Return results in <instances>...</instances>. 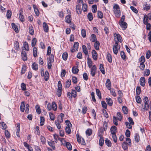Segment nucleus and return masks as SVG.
I'll return each instance as SVG.
<instances>
[{
	"label": "nucleus",
	"mask_w": 151,
	"mask_h": 151,
	"mask_svg": "<svg viewBox=\"0 0 151 151\" xmlns=\"http://www.w3.org/2000/svg\"><path fill=\"white\" fill-rule=\"evenodd\" d=\"M101 105L105 109H106L107 108V104L104 101H101Z\"/></svg>",
	"instance_id": "obj_63"
},
{
	"label": "nucleus",
	"mask_w": 151,
	"mask_h": 151,
	"mask_svg": "<svg viewBox=\"0 0 151 151\" xmlns=\"http://www.w3.org/2000/svg\"><path fill=\"white\" fill-rule=\"evenodd\" d=\"M71 16L70 15H67L65 17V21L67 23H70L71 22Z\"/></svg>",
	"instance_id": "obj_22"
},
{
	"label": "nucleus",
	"mask_w": 151,
	"mask_h": 151,
	"mask_svg": "<svg viewBox=\"0 0 151 151\" xmlns=\"http://www.w3.org/2000/svg\"><path fill=\"white\" fill-rule=\"evenodd\" d=\"M143 23L145 24H147L148 22V18H147V16L146 15H145L144 16L143 20Z\"/></svg>",
	"instance_id": "obj_34"
},
{
	"label": "nucleus",
	"mask_w": 151,
	"mask_h": 151,
	"mask_svg": "<svg viewBox=\"0 0 151 151\" xmlns=\"http://www.w3.org/2000/svg\"><path fill=\"white\" fill-rule=\"evenodd\" d=\"M114 12L115 15L118 17H119L121 14L120 7L117 4H115L113 6Z\"/></svg>",
	"instance_id": "obj_1"
},
{
	"label": "nucleus",
	"mask_w": 151,
	"mask_h": 151,
	"mask_svg": "<svg viewBox=\"0 0 151 151\" xmlns=\"http://www.w3.org/2000/svg\"><path fill=\"white\" fill-rule=\"evenodd\" d=\"M122 111L125 114H127L128 113L127 108L125 106H123L122 107Z\"/></svg>",
	"instance_id": "obj_55"
},
{
	"label": "nucleus",
	"mask_w": 151,
	"mask_h": 151,
	"mask_svg": "<svg viewBox=\"0 0 151 151\" xmlns=\"http://www.w3.org/2000/svg\"><path fill=\"white\" fill-rule=\"evenodd\" d=\"M33 8L34 9L35 12L37 16H38L39 15V12L38 9L36 8V6L35 5H33Z\"/></svg>",
	"instance_id": "obj_42"
},
{
	"label": "nucleus",
	"mask_w": 151,
	"mask_h": 151,
	"mask_svg": "<svg viewBox=\"0 0 151 151\" xmlns=\"http://www.w3.org/2000/svg\"><path fill=\"white\" fill-rule=\"evenodd\" d=\"M97 6L96 5H93L92 6V11L93 12L95 13L96 12Z\"/></svg>",
	"instance_id": "obj_58"
},
{
	"label": "nucleus",
	"mask_w": 151,
	"mask_h": 151,
	"mask_svg": "<svg viewBox=\"0 0 151 151\" xmlns=\"http://www.w3.org/2000/svg\"><path fill=\"white\" fill-rule=\"evenodd\" d=\"M35 108L37 113L38 114H40L41 113V109L40 106L38 105H37L35 106Z\"/></svg>",
	"instance_id": "obj_44"
},
{
	"label": "nucleus",
	"mask_w": 151,
	"mask_h": 151,
	"mask_svg": "<svg viewBox=\"0 0 151 151\" xmlns=\"http://www.w3.org/2000/svg\"><path fill=\"white\" fill-rule=\"evenodd\" d=\"M143 8L145 10H148L150 8V5L146 3L143 5Z\"/></svg>",
	"instance_id": "obj_30"
},
{
	"label": "nucleus",
	"mask_w": 151,
	"mask_h": 151,
	"mask_svg": "<svg viewBox=\"0 0 151 151\" xmlns=\"http://www.w3.org/2000/svg\"><path fill=\"white\" fill-rule=\"evenodd\" d=\"M21 54L22 60L24 61L27 60V58L26 52L22 50L21 52Z\"/></svg>",
	"instance_id": "obj_11"
},
{
	"label": "nucleus",
	"mask_w": 151,
	"mask_h": 151,
	"mask_svg": "<svg viewBox=\"0 0 151 151\" xmlns=\"http://www.w3.org/2000/svg\"><path fill=\"white\" fill-rule=\"evenodd\" d=\"M43 27L45 32H48L49 30L48 26L46 22H43Z\"/></svg>",
	"instance_id": "obj_17"
},
{
	"label": "nucleus",
	"mask_w": 151,
	"mask_h": 151,
	"mask_svg": "<svg viewBox=\"0 0 151 151\" xmlns=\"http://www.w3.org/2000/svg\"><path fill=\"white\" fill-rule=\"evenodd\" d=\"M136 102L139 104H140L142 102V100L141 98L139 96H137L136 97Z\"/></svg>",
	"instance_id": "obj_48"
},
{
	"label": "nucleus",
	"mask_w": 151,
	"mask_h": 151,
	"mask_svg": "<svg viewBox=\"0 0 151 151\" xmlns=\"http://www.w3.org/2000/svg\"><path fill=\"white\" fill-rule=\"evenodd\" d=\"M100 137V138L99 141V145L100 146H101L104 144V140L103 138V137H102L101 136Z\"/></svg>",
	"instance_id": "obj_39"
},
{
	"label": "nucleus",
	"mask_w": 151,
	"mask_h": 151,
	"mask_svg": "<svg viewBox=\"0 0 151 151\" xmlns=\"http://www.w3.org/2000/svg\"><path fill=\"white\" fill-rule=\"evenodd\" d=\"M71 84V80L70 79L68 80L65 84V88H68L70 86Z\"/></svg>",
	"instance_id": "obj_29"
},
{
	"label": "nucleus",
	"mask_w": 151,
	"mask_h": 151,
	"mask_svg": "<svg viewBox=\"0 0 151 151\" xmlns=\"http://www.w3.org/2000/svg\"><path fill=\"white\" fill-rule=\"evenodd\" d=\"M99 69L102 73L103 74H105V72L104 70V65L102 64H100L99 66Z\"/></svg>",
	"instance_id": "obj_23"
},
{
	"label": "nucleus",
	"mask_w": 151,
	"mask_h": 151,
	"mask_svg": "<svg viewBox=\"0 0 151 151\" xmlns=\"http://www.w3.org/2000/svg\"><path fill=\"white\" fill-rule=\"evenodd\" d=\"M40 139L42 144L43 145L45 144L46 142V139L42 135H41L40 137Z\"/></svg>",
	"instance_id": "obj_41"
},
{
	"label": "nucleus",
	"mask_w": 151,
	"mask_h": 151,
	"mask_svg": "<svg viewBox=\"0 0 151 151\" xmlns=\"http://www.w3.org/2000/svg\"><path fill=\"white\" fill-rule=\"evenodd\" d=\"M92 130L91 129H88L86 131V133L87 135L90 136L92 133Z\"/></svg>",
	"instance_id": "obj_40"
},
{
	"label": "nucleus",
	"mask_w": 151,
	"mask_h": 151,
	"mask_svg": "<svg viewBox=\"0 0 151 151\" xmlns=\"http://www.w3.org/2000/svg\"><path fill=\"white\" fill-rule=\"evenodd\" d=\"M79 43L78 42H75L73 45V48L76 49V50H78V48Z\"/></svg>",
	"instance_id": "obj_61"
},
{
	"label": "nucleus",
	"mask_w": 151,
	"mask_h": 151,
	"mask_svg": "<svg viewBox=\"0 0 151 151\" xmlns=\"http://www.w3.org/2000/svg\"><path fill=\"white\" fill-rule=\"evenodd\" d=\"M37 42V40L35 38H34L32 40V46L34 47L35 46Z\"/></svg>",
	"instance_id": "obj_62"
},
{
	"label": "nucleus",
	"mask_w": 151,
	"mask_h": 151,
	"mask_svg": "<svg viewBox=\"0 0 151 151\" xmlns=\"http://www.w3.org/2000/svg\"><path fill=\"white\" fill-rule=\"evenodd\" d=\"M96 92L97 96H98L99 99L101 98V93L99 89H96Z\"/></svg>",
	"instance_id": "obj_49"
},
{
	"label": "nucleus",
	"mask_w": 151,
	"mask_h": 151,
	"mask_svg": "<svg viewBox=\"0 0 151 151\" xmlns=\"http://www.w3.org/2000/svg\"><path fill=\"white\" fill-rule=\"evenodd\" d=\"M135 141L137 142H138L139 141V136L138 134H136L134 135Z\"/></svg>",
	"instance_id": "obj_38"
},
{
	"label": "nucleus",
	"mask_w": 151,
	"mask_h": 151,
	"mask_svg": "<svg viewBox=\"0 0 151 151\" xmlns=\"http://www.w3.org/2000/svg\"><path fill=\"white\" fill-rule=\"evenodd\" d=\"M128 144L126 142H124L122 144V147L124 150H126L128 149Z\"/></svg>",
	"instance_id": "obj_24"
},
{
	"label": "nucleus",
	"mask_w": 151,
	"mask_h": 151,
	"mask_svg": "<svg viewBox=\"0 0 151 151\" xmlns=\"http://www.w3.org/2000/svg\"><path fill=\"white\" fill-rule=\"evenodd\" d=\"M76 137H77V141L79 143H81L82 145H85L86 143H85V141L83 138H82V139H81V140H80V137L79 135L78 134H76Z\"/></svg>",
	"instance_id": "obj_7"
},
{
	"label": "nucleus",
	"mask_w": 151,
	"mask_h": 151,
	"mask_svg": "<svg viewBox=\"0 0 151 151\" xmlns=\"http://www.w3.org/2000/svg\"><path fill=\"white\" fill-rule=\"evenodd\" d=\"M49 74L48 72L46 71H45V74H44V79L45 81H47L49 78Z\"/></svg>",
	"instance_id": "obj_20"
},
{
	"label": "nucleus",
	"mask_w": 151,
	"mask_h": 151,
	"mask_svg": "<svg viewBox=\"0 0 151 151\" xmlns=\"http://www.w3.org/2000/svg\"><path fill=\"white\" fill-rule=\"evenodd\" d=\"M82 48L83 52L86 55L88 54V50L86 46L85 45H83L82 46Z\"/></svg>",
	"instance_id": "obj_25"
},
{
	"label": "nucleus",
	"mask_w": 151,
	"mask_h": 151,
	"mask_svg": "<svg viewBox=\"0 0 151 151\" xmlns=\"http://www.w3.org/2000/svg\"><path fill=\"white\" fill-rule=\"evenodd\" d=\"M67 125L65 127V131L66 133L70 134L71 132L70 127L72 126L71 123H67Z\"/></svg>",
	"instance_id": "obj_8"
},
{
	"label": "nucleus",
	"mask_w": 151,
	"mask_h": 151,
	"mask_svg": "<svg viewBox=\"0 0 151 151\" xmlns=\"http://www.w3.org/2000/svg\"><path fill=\"white\" fill-rule=\"evenodd\" d=\"M62 58L64 60H67L68 57V54L67 52H64L62 55Z\"/></svg>",
	"instance_id": "obj_45"
},
{
	"label": "nucleus",
	"mask_w": 151,
	"mask_h": 151,
	"mask_svg": "<svg viewBox=\"0 0 151 151\" xmlns=\"http://www.w3.org/2000/svg\"><path fill=\"white\" fill-rule=\"evenodd\" d=\"M29 32L31 35H33L34 33L33 27L32 26L29 27Z\"/></svg>",
	"instance_id": "obj_54"
},
{
	"label": "nucleus",
	"mask_w": 151,
	"mask_h": 151,
	"mask_svg": "<svg viewBox=\"0 0 151 151\" xmlns=\"http://www.w3.org/2000/svg\"><path fill=\"white\" fill-rule=\"evenodd\" d=\"M106 58L108 61L110 63L112 62V58L111 55L109 53H108L107 55Z\"/></svg>",
	"instance_id": "obj_28"
},
{
	"label": "nucleus",
	"mask_w": 151,
	"mask_h": 151,
	"mask_svg": "<svg viewBox=\"0 0 151 151\" xmlns=\"http://www.w3.org/2000/svg\"><path fill=\"white\" fill-rule=\"evenodd\" d=\"M81 5L79 4L77 5L76 7V11L77 13L78 14H81L82 11L81 9Z\"/></svg>",
	"instance_id": "obj_19"
},
{
	"label": "nucleus",
	"mask_w": 151,
	"mask_h": 151,
	"mask_svg": "<svg viewBox=\"0 0 151 151\" xmlns=\"http://www.w3.org/2000/svg\"><path fill=\"white\" fill-rule=\"evenodd\" d=\"M110 130L112 134H115L116 132V127L115 126H113L111 128Z\"/></svg>",
	"instance_id": "obj_16"
},
{
	"label": "nucleus",
	"mask_w": 151,
	"mask_h": 151,
	"mask_svg": "<svg viewBox=\"0 0 151 151\" xmlns=\"http://www.w3.org/2000/svg\"><path fill=\"white\" fill-rule=\"evenodd\" d=\"M24 46L26 50L27 51L29 50V47L27 42H26L24 43Z\"/></svg>",
	"instance_id": "obj_52"
},
{
	"label": "nucleus",
	"mask_w": 151,
	"mask_h": 151,
	"mask_svg": "<svg viewBox=\"0 0 151 151\" xmlns=\"http://www.w3.org/2000/svg\"><path fill=\"white\" fill-rule=\"evenodd\" d=\"M96 67L95 65L93 66L91 69V74L92 77H94L96 73Z\"/></svg>",
	"instance_id": "obj_5"
},
{
	"label": "nucleus",
	"mask_w": 151,
	"mask_h": 151,
	"mask_svg": "<svg viewBox=\"0 0 151 151\" xmlns=\"http://www.w3.org/2000/svg\"><path fill=\"white\" fill-rule=\"evenodd\" d=\"M92 55L93 59L96 60H97V53L94 50H93L92 52Z\"/></svg>",
	"instance_id": "obj_10"
},
{
	"label": "nucleus",
	"mask_w": 151,
	"mask_h": 151,
	"mask_svg": "<svg viewBox=\"0 0 151 151\" xmlns=\"http://www.w3.org/2000/svg\"><path fill=\"white\" fill-rule=\"evenodd\" d=\"M12 26L15 32L17 33H18L19 31L17 26L15 24L13 23L12 24Z\"/></svg>",
	"instance_id": "obj_33"
},
{
	"label": "nucleus",
	"mask_w": 151,
	"mask_h": 151,
	"mask_svg": "<svg viewBox=\"0 0 151 151\" xmlns=\"http://www.w3.org/2000/svg\"><path fill=\"white\" fill-rule=\"evenodd\" d=\"M114 37L115 40H116L117 41H119L120 42H122V38L119 34L115 33L114 34Z\"/></svg>",
	"instance_id": "obj_6"
},
{
	"label": "nucleus",
	"mask_w": 151,
	"mask_h": 151,
	"mask_svg": "<svg viewBox=\"0 0 151 151\" xmlns=\"http://www.w3.org/2000/svg\"><path fill=\"white\" fill-rule=\"evenodd\" d=\"M139 81L140 85L142 86H144L145 84V78L143 77H141Z\"/></svg>",
	"instance_id": "obj_12"
},
{
	"label": "nucleus",
	"mask_w": 151,
	"mask_h": 151,
	"mask_svg": "<svg viewBox=\"0 0 151 151\" xmlns=\"http://www.w3.org/2000/svg\"><path fill=\"white\" fill-rule=\"evenodd\" d=\"M82 10L84 12H86L87 10V4H84L82 5Z\"/></svg>",
	"instance_id": "obj_51"
},
{
	"label": "nucleus",
	"mask_w": 151,
	"mask_h": 151,
	"mask_svg": "<svg viewBox=\"0 0 151 151\" xmlns=\"http://www.w3.org/2000/svg\"><path fill=\"white\" fill-rule=\"evenodd\" d=\"M54 61V57L53 54H52L49 57L47 61L53 63Z\"/></svg>",
	"instance_id": "obj_31"
},
{
	"label": "nucleus",
	"mask_w": 151,
	"mask_h": 151,
	"mask_svg": "<svg viewBox=\"0 0 151 151\" xmlns=\"http://www.w3.org/2000/svg\"><path fill=\"white\" fill-rule=\"evenodd\" d=\"M76 93L77 92L76 91L74 90H73L71 92V96H72L73 97L75 98L76 96Z\"/></svg>",
	"instance_id": "obj_59"
},
{
	"label": "nucleus",
	"mask_w": 151,
	"mask_h": 151,
	"mask_svg": "<svg viewBox=\"0 0 151 151\" xmlns=\"http://www.w3.org/2000/svg\"><path fill=\"white\" fill-rule=\"evenodd\" d=\"M118 42L116 41L115 43V45L113 46V50L114 53L116 55L118 52V50L120 48V46L119 45H118Z\"/></svg>",
	"instance_id": "obj_3"
},
{
	"label": "nucleus",
	"mask_w": 151,
	"mask_h": 151,
	"mask_svg": "<svg viewBox=\"0 0 151 151\" xmlns=\"http://www.w3.org/2000/svg\"><path fill=\"white\" fill-rule=\"evenodd\" d=\"M81 32L82 37L83 38L85 37L86 36V32L85 29H82Z\"/></svg>",
	"instance_id": "obj_53"
},
{
	"label": "nucleus",
	"mask_w": 151,
	"mask_h": 151,
	"mask_svg": "<svg viewBox=\"0 0 151 151\" xmlns=\"http://www.w3.org/2000/svg\"><path fill=\"white\" fill-rule=\"evenodd\" d=\"M14 49L17 51L19 50V44L17 41H15L14 43Z\"/></svg>",
	"instance_id": "obj_21"
},
{
	"label": "nucleus",
	"mask_w": 151,
	"mask_h": 151,
	"mask_svg": "<svg viewBox=\"0 0 151 151\" xmlns=\"http://www.w3.org/2000/svg\"><path fill=\"white\" fill-rule=\"evenodd\" d=\"M94 47L96 50H98L99 49L100 43L98 41H96L95 42Z\"/></svg>",
	"instance_id": "obj_26"
},
{
	"label": "nucleus",
	"mask_w": 151,
	"mask_h": 151,
	"mask_svg": "<svg viewBox=\"0 0 151 151\" xmlns=\"http://www.w3.org/2000/svg\"><path fill=\"white\" fill-rule=\"evenodd\" d=\"M25 104L24 101H22L21 103L20 106V110L22 112L24 111L25 110Z\"/></svg>",
	"instance_id": "obj_15"
},
{
	"label": "nucleus",
	"mask_w": 151,
	"mask_h": 151,
	"mask_svg": "<svg viewBox=\"0 0 151 151\" xmlns=\"http://www.w3.org/2000/svg\"><path fill=\"white\" fill-rule=\"evenodd\" d=\"M52 109L54 111H55L57 109V105L55 102H52Z\"/></svg>",
	"instance_id": "obj_43"
},
{
	"label": "nucleus",
	"mask_w": 151,
	"mask_h": 151,
	"mask_svg": "<svg viewBox=\"0 0 151 151\" xmlns=\"http://www.w3.org/2000/svg\"><path fill=\"white\" fill-rule=\"evenodd\" d=\"M78 69L76 67H74L72 69V72L73 74H77L78 73Z\"/></svg>",
	"instance_id": "obj_36"
},
{
	"label": "nucleus",
	"mask_w": 151,
	"mask_h": 151,
	"mask_svg": "<svg viewBox=\"0 0 151 151\" xmlns=\"http://www.w3.org/2000/svg\"><path fill=\"white\" fill-rule=\"evenodd\" d=\"M130 8L132 11L135 13L137 14L138 12V11L137 9L134 6H131Z\"/></svg>",
	"instance_id": "obj_64"
},
{
	"label": "nucleus",
	"mask_w": 151,
	"mask_h": 151,
	"mask_svg": "<svg viewBox=\"0 0 151 151\" xmlns=\"http://www.w3.org/2000/svg\"><path fill=\"white\" fill-rule=\"evenodd\" d=\"M32 68L34 70H36L38 68V65L35 63H33L32 66Z\"/></svg>",
	"instance_id": "obj_27"
},
{
	"label": "nucleus",
	"mask_w": 151,
	"mask_h": 151,
	"mask_svg": "<svg viewBox=\"0 0 151 151\" xmlns=\"http://www.w3.org/2000/svg\"><path fill=\"white\" fill-rule=\"evenodd\" d=\"M141 88L137 86L136 88V92L137 94L138 95H139L141 93Z\"/></svg>",
	"instance_id": "obj_60"
},
{
	"label": "nucleus",
	"mask_w": 151,
	"mask_h": 151,
	"mask_svg": "<svg viewBox=\"0 0 151 151\" xmlns=\"http://www.w3.org/2000/svg\"><path fill=\"white\" fill-rule=\"evenodd\" d=\"M90 40L93 42H95L97 41V38L96 35L94 34H92L90 38Z\"/></svg>",
	"instance_id": "obj_14"
},
{
	"label": "nucleus",
	"mask_w": 151,
	"mask_h": 151,
	"mask_svg": "<svg viewBox=\"0 0 151 151\" xmlns=\"http://www.w3.org/2000/svg\"><path fill=\"white\" fill-rule=\"evenodd\" d=\"M37 48L35 47H34L33 49V53L34 57H36L37 56Z\"/></svg>",
	"instance_id": "obj_46"
},
{
	"label": "nucleus",
	"mask_w": 151,
	"mask_h": 151,
	"mask_svg": "<svg viewBox=\"0 0 151 151\" xmlns=\"http://www.w3.org/2000/svg\"><path fill=\"white\" fill-rule=\"evenodd\" d=\"M105 85L106 87L108 90H110L111 89V83L109 79H108L106 80Z\"/></svg>",
	"instance_id": "obj_13"
},
{
	"label": "nucleus",
	"mask_w": 151,
	"mask_h": 151,
	"mask_svg": "<svg viewBox=\"0 0 151 151\" xmlns=\"http://www.w3.org/2000/svg\"><path fill=\"white\" fill-rule=\"evenodd\" d=\"M87 64L89 68H91L92 65V62L91 59L89 57L87 58Z\"/></svg>",
	"instance_id": "obj_32"
},
{
	"label": "nucleus",
	"mask_w": 151,
	"mask_h": 151,
	"mask_svg": "<svg viewBox=\"0 0 151 151\" xmlns=\"http://www.w3.org/2000/svg\"><path fill=\"white\" fill-rule=\"evenodd\" d=\"M105 143L109 147H110L111 145V142L108 139H106L105 140Z\"/></svg>",
	"instance_id": "obj_37"
},
{
	"label": "nucleus",
	"mask_w": 151,
	"mask_h": 151,
	"mask_svg": "<svg viewBox=\"0 0 151 151\" xmlns=\"http://www.w3.org/2000/svg\"><path fill=\"white\" fill-rule=\"evenodd\" d=\"M66 145L68 149L69 150H71L72 149V147L71 144L69 142L66 143Z\"/></svg>",
	"instance_id": "obj_47"
},
{
	"label": "nucleus",
	"mask_w": 151,
	"mask_h": 151,
	"mask_svg": "<svg viewBox=\"0 0 151 151\" xmlns=\"http://www.w3.org/2000/svg\"><path fill=\"white\" fill-rule=\"evenodd\" d=\"M53 136H54V139L56 140H59L60 141H62V140H64V139L63 138H60L59 136L58 135H57L56 134H54L53 135Z\"/></svg>",
	"instance_id": "obj_35"
},
{
	"label": "nucleus",
	"mask_w": 151,
	"mask_h": 151,
	"mask_svg": "<svg viewBox=\"0 0 151 151\" xmlns=\"http://www.w3.org/2000/svg\"><path fill=\"white\" fill-rule=\"evenodd\" d=\"M88 18L90 21H91L93 19L92 14L91 13H89L88 14Z\"/></svg>",
	"instance_id": "obj_56"
},
{
	"label": "nucleus",
	"mask_w": 151,
	"mask_h": 151,
	"mask_svg": "<svg viewBox=\"0 0 151 151\" xmlns=\"http://www.w3.org/2000/svg\"><path fill=\"white\" fill-rule=\"evenodd\" d=\"M113 123H117L118 121H120L122 119V116L120 112L117 114V117L114 116L113 118Z\"/></svg>",
	"instance_id": "obj_2"
},
{
	"label": "nucleus",
	"mask_w": 151,
	"mask_h": 151,
	"mask_svg": "<svg viewBox=\"0 0 151 151\" xmlns=\"http://www.w3.org/2000/svg\"><path fill=\"white\" fill-rule=\"evenodd\" d=\"M103 131V128L102 127L99 128L98 131V136L99 137H101L102 135Z\"/></svg>",
	"instance_id": "obj_50"
},
{
	"label": "nucleus",
	"mask_w": 151,
	"mask_h": 151,
	"mask_svg": "<svg viewBox=\"0 0 151 151\" xmlns=\"http://www.w3.org/2000/svg\"><path fill=\"white\" fill-rule=\"evenodd\" d=\"M106 102L109 106H111L112 105L113 103V101L111 98H106Z\"/></svg>",
	"instance_id": "obj_18"
},
{
	"label": "nucleus",
	"mask_w": 151,
	"mask_h": 151,
	"mask_svg": "<svg viewBox=\"0 0 151 151\" xmlns=\"http://www.w3.org/2000/svg\"><path fill=\"white\" fill-rule=\"evenodd\" d=\"M143 100L145 103L144 108L146 110H147L149 109V106L148 104V99L147 97L145 96L143 99Z\"/></svg>",
	"instance_id": "obj_4"
},
{
	"label": "nucleus",
	"mask_w": 151,
	"mask_h": 151,
	"mask_svg": "<svg viewBox=\"0 0 151 151\" xmlns=\"http://www.w3.org/2000/svg\"><path fill=\"white\" fill-rule=\"evenodd\" d=\"M97 14L99 18L100 19H102L103 18V15L102 12L99 11H98Z\"/></svg>",
	"instance_id": "obj_57"
},
{
	"label": "nucleus",
	"mask_w": 151,
	"mask_h": 151,
	"mask_svg": "<svg viewBox=\"0 0 151 151\" xmlns=\"http://www.w3.org/2000/svg\"><path fill=\"white\" fill-rule=\"evenodd\" d=\"M119 24L121 27L122 28L123 30H125L127 27V23L124 22H119Z\"/></svg>",
	"instance_id": "obj_9"
}]
</instances>
